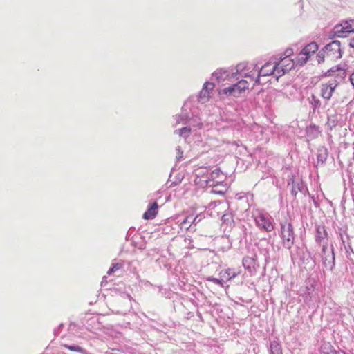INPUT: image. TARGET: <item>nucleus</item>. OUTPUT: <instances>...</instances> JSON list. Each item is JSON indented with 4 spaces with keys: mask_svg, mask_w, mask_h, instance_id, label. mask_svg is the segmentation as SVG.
<instances>
[{
    "mask_svg": "<svg viewBox=\"0 0 354 354\" xmlns=\"http://www.w3.org/2000/svg\"><path fill=\"white\" fill-rule=\"evenodd\" d=\"M326 75L327 76L335 77V80H330L326 83L322 84L321 85V96L323 99L329 100L339 82L343 81L346 76V66H335L329 69Z\"/></svg>",
    "mask_w": 354,
    "mask_h": 354,
    "instance_id": "nucleus-1",
    "label": "nucleus"
},
{
    "mask_svg": "<svg viewBox=\"0 0 354 354\" xmlns=\"http://www.w3.org/2000/svg\"><path fill=\"white\" fill-rule=\"evenodd\" d=\"M246 65L243 63H240L236 65L235 71L230 69H218L212 73V79L216 80L218 84L227 85L230 82L236 81L239 79V73L243 72Z\"/></svg>",
    "mask_w": 354,
    "mask_h": 354,
    "instance_id": "nucleus-2",
    "label": "nucleus"
},
{
    "mask_svg": "<svg viewBox=\"0 0 354 354\" xmlns=\"http://www.w3.org/2000/svg\"><path fill=\"white\" fill-rule=\"evenodd\" d=\"M235 82H230L229 86L219 89L218 94L226 97H237L249 87V83L244 79Z\"/></svg>",
    "mask_w": 354,
    "mask_h": 354,
    "instance_id": "nucleus-3",
    "label": "nucleus"
},
{
    "mask_svg": "<svg viewBox=\"0 0 354 354\" xmlns=\"http://www.w3.org/2000/svg\"><path fill=\"white\" fill-rule=\"evenodd\" d=\"M281 237L283 247L290 249L295 243L293 227L290 223H281Z\"/></svg>",
    "mask_w": 354,
    "mask_h": 354,
    "instance_id": "nucleus-4",
    "label": "nucleus"
},
{
    "mask_svg": "<svg viewBox=\"0 0 354 354\" xmlns=\"http://www.w3.org/2000/svg\"><path fill=\"white\" fill-rule=\"evenodd\" d=\"M223 180V174L219 169H216L207 174L206 176H202L196 183L202 186L214 187L221 183Z\"/></svg>",
    "mask_w": 354,
    "mask_h": 354,
    "instance_id": "nucleus-5",
    "label": "nucleus"
},
{
    "mask_svg": "<svg viewBox=\"0 0 354 354\" xmlns=\"http://www.w3.org/2000/svg\"><path fill=\"white\" fill-rule=\"evenodd\" d=\"M254 217L255 223L258 227L261 230L270 232L274 230V225L272 222L271 216L262 212H258L257 214L253 215Z\"/></svg>",
    "mask_w": 354,
    "mask_h": 354,
    "instance_id": "nucleus-6",
    "label": "nucleus"
},
{
    "mask_svg": "<svg viewBox=\"0 0 354 354\" xmlns=\"http://www.w3.org/2000/svg\"><path fill=\"white\" fill-rule=\"evenodd\" d=\"M258 69V75L256 80V84L260 83L259 79L261 77L273 75L277 79L279 77H277V64L275 63L274 58L269 62H266L261 68L257 67Z\"/></svg>",
    "mask_w": 354,
    "mask_h": 354,
    "instance_id": "nucleus-7",
    "label": "nucleus"
},
{
    "mask_svg": "<svg viewBox=\"0 0 354 354\" xmlns=\"http://www.w3.org/2000/svg\"><path fill=\"white\" fill-rule=\"evenodd\" d=\"M274 60L277 64V77L283 75L292 69L295 65L297 61H294L292 58L288 56L284 57L277 58L274 57Z\"/></svg>",
    "mask_w": 354,
    "mask_h": 354,
    "instance_id": "nucleus-8",
    "label": "nucleus"
},
{
    "mask_svg": "<svg viewBox=\"0 0 354 354\" xmlns=\"http://www.w3.org/2000/svg\"><path fill=\"white\" fill-rule=\"evenodd\" d=\"M326 56L330 59H337L342 57V51L339 41L334 40L327 44L324 49Z\"/></svg>",
    "mask_w": 354,
    "mask_h": 354,
    "instance_id": "nucleus-9",
    "label": "nucleus"
},
{
    "mask_svg": "<svg viewBox=\"0 0 354 354\" xmlns=\"http://www.w3.org/2000/svg\"><path fill=\"white\" fill-rule=\"evenodd\" d=\"M187 106V103H185L183 107V113L180 115L177 116L176 118V123L185 125H188L189 127L191 126L197 128L202 127V122L200 118H190L187 113H184V110H185V107Z\"/></svg>",
    "mask_w": 354,
    "mask_h": 354,
    "instance_id": "nucleus-10",
    "label": "nucleus"
},
{
    "mask_svg": "<svg viewBox=\"0 0 354 354\" xmlns=\"http://www.w3.org/2000/svg\"><path fill=\"white\" fill-rule=\"evenodd\" d=\"M318 50V46L315 42H311L306 45L301 52L299 54L297 64L303 65L305 64L309 57L313 55Z\"/></svg>",
    "mask_w": 354,
    "mask_h": 354,
    "instance_id": "nucleus-11",
    "label": "nucleus"
},
{
    "mask_svg": "<svg viewBox=\"0 0 354 354\" xmlns=\"http://www.w3.org/2000/svg\"><path fill=\"white\" fill-rule=\"evenodd\" d=\"M336 36L339 37H346V35L354 32V20L350 19L336 25L334 28Z\"/></svg>",
    "mask_w": 354,
    "mask_h": 354,
    "instance_id": "nucleus-12",
    "label": "nucleus"
},
{
    "mask_svg": "<svg viewBox=\"0 0 354 354\" xmlns=\"http://www.w3.org/2000/svg\"><path fill=\"white\" fill-rule=\"evenodd\" d=\"M315 240L322 246V252L325 254L328 249V233L324 225L316 226Z\"/></svg>",
    "mask_w": 354,
    "mask_h": 354,
    "instance_id": "nucleus-13",
    "label": "nucleus"
},
{
    "mask_svg": "<svg viewBox=\"0 0 354 354\" xmlns=\"http://www.w3.org/2000/svg\"><path fill=\"white\" fill-rule=\"evenodd\" d=\"M322 263L324 266L329 270H332L335 266V254H334V250L333 246L331 245V250L330 251H328V250H326V253H323L322 252Z\"/></svg>",
    "mask_w": 354,
    "mask_h": 354,
    "instance_id": "nucleus-14",
    "label": "nucleus"
},
{
    "mask_svg": "<svg viewBox=\"0 0 354 354\" xmlns=\"http://www.w3.org/2000/svg\"><path fill=\"white\" fill-rule=\"evenodd\" d=\"M214 88V84L209 82H206L203 86V88L199 93L198 100L204 104L208 101L210 97V92Z\"/></svg>",
    "mask_w": 354,
    "mask_h": 354,
    "instance_id": "nucleus-15",
    "label": "nucleus"
},
{
    "mask_svg": "<svg viewBox=\"0 0 354 354\" xmlns=\"http://www.w3.org/2000/svg\"><path fill=\"white\" fill-rule=\"evenodd\" d=\"M246 65V68L241 73H239V77H240V75L242 77L248 78L251 81H254L256 82L257 77L258 75V69L257 68V66H254L252 64L248 65L246 63H244Z\"/></svg>",
    "mask_w": 354,
    "mask_h": 354,
    "instance_id": "nucleus-16",
    "label": "nucleus"
},
{
    "mask_svg": "<svg viewBox=\"0 0 354 354\" xmlns=\"http://www.w3.org/2000/svg\"><path fill=\"white\" fill-rule=\"evenodd\" d=\"M258 248L261 254L264 257L266 263L270 259V249L271 245L266 239L261 240L258 243Z\"/></svg>",
    "mask_w": 354,
    "mask_h": 354,
    "instance_id": "nucleus-17",
    "label": "nucleus"
},
{
    "mask_svg": "<svg viewBox=\"0 0 354 354\" xmlns=\"http://www.w3.org/2000/svg\"><path fill=\"white\" fill-rule=\"evenodd\" d=\"M158 205L156 202H153L144 213L142 217L145 220H151L155 218L158 213Z\"/></svg>",
    "mask_w": 354,
    "mask_h": 354,
    "instance_id": "nucleus-18",
    "label": "nucleus"
},
{
    "mask_svg": "<svg viewBox=\"0 0 354 354\" xmlns=\"http://www.w3.org/2000/svg\"><path fill=\"white\" fill-rule=\"evenodd\" d=\"M239 271L235 270L234 269L227 268L226 270H222L220 272L221 278H223V281H230L232 279L234 278L239 274Z\"/></svg>",
    "mask_w": 354,
    "mask_h": 354,
    "instance_id": "nucleus-19",
    "label": "nucleus"
},
{
    "mask_svg": "<svg viewBox=\"0 0 354 354\" xmlns=\"http://www.w3.org/2000/svg\"><path fill=\"white\" fill-rule=\"evenodd\" d=\"M297 91V88L293 84H288L280 91V93L286 97L291 98L295 96Z\"/></svg>",
    "mask_w": 354,
    "mask_h": 354,
    "instance_id": "nucleus-20",
    "label": "nucleus"
},
{
    "mask_svg": "<svg viewBox=\"0 0 354 354\" xmlns=\"http://www.w3.org/2000/svg\"><path fill=\"white\" fill-rule=\"evenodd\" d=\"M198 218V216L194 217L192 215H189L187 216L185 218H184L182 221L180 223V227L181 230H188L192 223H194L196 222V220Z\"/></svg>",
    "mask_w": 354,
    "mask_h": 354,
    "instance_id": "nucleus-21",
    "label": "nucleus"
},
{
    "mask_svg": "<svg viewBox=\"0 0 354 354\" xmlns=\"http://www.w3.org/2000/svg\"><path fill=\"white\" fill-rule=\"evenodd\" d=\"M320 132L319 127L315 124H311L306 128V135L310 139L317 138Z\"/></svg>",
    "mask_w": 354,
    "mask_h": 354,
    "instance_id": "nucleus-22",
    "label": "nucleus"
},
{
    "mask_svg": "<svg viewBox=\"0 0 354 354\" xmlns=\"http://www.w3.org/2000/svg\"><path fill=\"white\" fill-rule=\"evenodd\" d=\"M62 346L68 349L71 351L79 353L81 354H85L86 351L84 349L82 346L77 344H62Z\"/></svg>",
    "mask_w": 354,
    "mask_h": 354,
    "instance_id": "nucleus-23",
    "label": "nucleus"
},
{
    "mask_svg": "<svg viewBox=\"0 0 354 354\" xmlns=\"http://www.w3.org/2000/svg\"><path fill=\"white\" fill-rule=\"evenodd\" d=\"M270 354H282L281 347L277 341L270 343Z\"/></svg>",
    "mask_w": 354,
    "mask_h": 354,
    "instance_id": "nucleus-24",
    "label": "nucleus"
},
{
    "mask_svg": "<svg viewBox=\"0 0 354 354\" xmlns=\"http://www.w3.org/2000/svg\"><path fill=\"white\" fill-rule=\"evenodd\" d=\"M174 133H178L180 136L186 138H187L191 133V127L189 126L186 125L182 128H180L178 130H176Z\"/></svg>",
    "mask_w": 354,
    "mask_h": 354,
    "instance_id": "nucleus-25",
    "label": "nucleus"
},
{
    "mask_svg": "<svg viewBox=\"0 0 354 354\" xmlns=\"http://www.w3.org/2000/svg\"><path fill=\"white\" fill-rule=\"evenodd\" d=\"M242 263L245 269L250 270L254 266V259L252 257H246L243 259Z\"/></svg>",
    "mask_w": 354,
    "mask_h": 354,
    "instance_id": "nucleus-26",
    "label": "nucleus"
},
{
    "mask_svg": "<svg viewBox=\"0 0 354 354\" xmlns=\"http://www.w3.org/2000/svg\"><path fill=\"white\" fill-rule=\"evenodd\" d=\"M310 103L313 110H315L316 109L319 108L321 104L319 100L317 99L313 95L311 97V100L310 101Z\"/></svg>",
    "mask_w": 354,
    "mask_h": 354,
    "instance_id": "nucleus-27",
    "label": "nucleus"
},
{
    "mask_svg": "<svg viewBox=\"0 0 354 354\" xmlns=\"http://www.w3.org/2000/svg\"><path fill=\"white\" fill-rule=\"evenodd\" d=\"M207 281H211V282H213L215 284H217V285H219L221 286V287H223V285H224V281L223 279V278H221L220 279H216V278H214L213 277H209L206 279Z\"/></svg>",
    "mask_w": 354,
    "mask_h": 354,
    "instance_id": "nucleus-28",
    "label": "nucleus"
},
{
    "mask_svg": "<svg viewBox=\"0 0 354 354\" xmlns=\"http://www.w3.org/2000/svg\"><path fill=\"white\" fill-rule=\"evenodd\" d=\"M122 268V264L117 263L112 265V267L109 268V270L107 272V274L109 275L111 274L112 273L115 272L116 270L120 269Z\"/></svg>",
    "mask_w": 354,
    "mask_h": 354,
    "instance_id": "nucleus-29",
    "label": "nucleus"
},
{
    "mask_svg": "<svg viewBox=\"0 0 354 354\" xmlns=\"http://www.w3.org/2000/svg\"><path fill=\"white\" fill-rule=\"evenodd\" d=\"M326 150H324V153H319L317 155V160L318 162H321L322 164L325 162L326 160Z\"/></svg>",
    "mask_w": 354,
    "mask_h": 354,
    "instance_id": "nucleus-30",
    "label": "nucleus"
},
{
    "mask_svg": "<svg viewBox=\"0 0 354 354\" xmlns=\"http://www.w3.org/2000/svg\"><path fill=\"white\" fill-rule=\"evenodd\" d=\"M325 55H326V54L324 53V50L322 51L319 52V53L317 54V58H318L317 60H318L319 63L324 62Z\"/></svg>",
    "mask_w": 354,
    "mask_h": 354,
    "instance_id": "nucleus-31",
    "label": "nucleus"
},
{
    "mask_svg": "<svg viewBox=\"0 0 354 354\" xmlns=\"http://www.w3.org/2000/svg\"><path fill=\"white\" fill-rule=\"evenodd\" d=\"M176 152H177V156H176V158L178 160H179L182 157H183V151L181 150V148L180 147H177L176 149Z\"/></svg>",
    "mask_w": 354,
    "mask_h": 354,
    "instance_id": "nucleus-32",
    "label": "nucleus"
},
{
    "mask_svg": "<svg viewBox=\"0 0 354 354\" xmlns=\"http://www.w3.org/2000/svg\"><path fill=\"white\" fill-rule=\"evenodd\" d=\"M339 236L342 244L344 245L346 241L344 239L343 232H339Z\"/></svg>",
    "mask_w": 354,
    "mask_h": 354,
    "instance_id": "nucleus-33",
    "label": "nucleus"
},
{
    "mask_svg": "<svg viewBox=\"0 0 354 354\" xmlns=\"http://www.w3.org/2000/svg\"><path fill=\"white\" fill-rule=\"evenodd\" d=\"M349 46L351 48H354V37L350 39V40H349Z\"/></svg>",
    "mask_w": 354,
    "mask_h": 354,
    "instance_id": "nucleus-34",
    "label": "nucleus"
},
{
    "mask_svg": "<svg viewBox=\"0 0 354 354\" xmlns=\"http://www.w3.org/2000/svg\"><path fill=\"white\" fill-rule=\"evenodd\" d=\"M285 53H286V56H288V57H290V56L292 54V50H290V49L287 50Z\"/></svg>",
    "mask_w": 354,
    "mask_h": 354,
    "instance_id": "nucleus-35",
    "label": "nucleus"
},
{
    "mask_svg": "<svg viewBox=\"0 0 354 354\" xmlns=\"http://www.w3.org/2000/svg\"><path fill=\"white\" fill-rule=\"evenodd\" d=\"M329 354H339V353H337L335 351H333Z\"/></svg>",
    "mask_w": 354,
    "mask_h": 354,
    "instance_id": "nucleus-36",
    "label": "nucleus"
}]
</instances>
